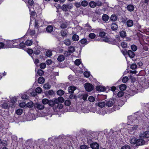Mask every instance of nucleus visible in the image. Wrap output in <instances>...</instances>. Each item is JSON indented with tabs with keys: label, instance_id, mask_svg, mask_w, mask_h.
Returning a JSON list of instances; mask_svg holds the SVG:
<instances>
[{
	"label": "nucleus",
	"instance_id": "nucleus-1",
	"mask_svg": "<svg viewBox=\"0 0 149 149\" xmlns=\"http://www.w3.org/2000/svg\"><path fill=\"white\" fill-rule=\"evenodd\" d=\"M103 41L109 43L113 45H119V42L120 41V37L118 35H116L115 38L106 37L103 40Z\"/></svg>",
	"mask_w": 149,
	"mask_h": 149
},
{
	"label": "nucleus",
	"instance_id": "nucleus-2",
	"mask_svg": "<svg viewBox=\"0 0 149 149\" xmlns=\"http://www.w3.org/2000/svg\"><path fill=\"white\" fill-rule=\"evenodd\" d=\"M140 80L141 81H139V84L141 87L143 89L147 88L149 84L146 79L144 77L141 78Z\"/></svg>",
	"mask_w": 149,
	"mask_h": 149
},
{
	"label": "nucleus",
	"instance_id": "nucleus-3",
	"mask_svg": "<svg viewBox=\"0 0 149 149\" xmlns=\"http://www.w3.org/2000/svg\"><path fill=\"white\" fill-rule=\"evenodd\" d=\"M34 107L35 109L38 110H43L45 108V106L43 104L39 102L35 103Z\"/></svg>",
	"mask_w": 149,
	"mask_h": 149
},
{
	"label": "nucleus",
	"instance_id": "nucleus-4",
	"mask_svg": "<svg viewBox=\"0 0 149 149\" xmlns=\"http://www.w3.org/2000/svg\"><path fill=\"white\" fill-rule=\"evenodd\" d=\"M95 32L98 34L99 36L103 38L106 36V33L105 32L104 30L102 29H96Z\"/></svg>",
	"mask_w": 149,
	"mask_h": 149
},
{
	"label": "nucleus",
	"instance_id": "nucleus-5",
	"mask_svg": "<svg viewBox=\"0 0 149 149\" xmlns=\"http://www.w3.org/2000/svg\"><path fill=\"white\" fill-rule=\"evenodd\" d=\"M75 51V47L72 46H70L68 47V51H66V56L71 55Z\"/></svg>",
	"mask_w": 149,
	"mask_h": 149
},
{
	"label": "nucleus",
	"instance_id": "nucleus-6",
	"mask_svg": "<svg viewBox=\"0 0 149 149\" xmlns=\"http://www.w3.org/2000/svg\"><path fill=\"white\" fill-rule=\"evenodd\" d=\"M84 87L86 91L88 92L91 91L94 88L93 86L89 83H86L85 84Z\"/></svg>",
	"mask_w": 149,
	"mask_h": 149
},
{
	"label": "nucleus",
	"instance_id": "nucleus-7",
	"mask_svg": "<svg viewBox=\"0 0 149 149\" xmlns=\"http://www.w3.org/2000/svg\"><path fill=\"white\" fill-rule=\"evenodd\" d=\"M60 28L62 29V30H61V36L63 37H64L65 36V22H60Z\"/></svg>",
	"mask_w": 149,
	"mask_h": 149
},
{
	"label": "nucleus",
	"instance_id": "nucleus-8",
	"mask_svg": "<svg viewBox=\"0 0 149 149\" xmlns=\"http://www.w3.org/2000/svg\"><path fill=\"white\" fill-rule=\"evenodd\" d=\"M141 136H140V139H137L136 140V146H141L145 144V141L143 139Z\"/></svg>",
	"mask_w": 149,
	"mask_h": 149
},
{
	"label": "nucleus",
	"instance_id": "nucleus-9",
	"mask_svg": "<svg viewBox=\"0 0 149 149\" xmlns=\"http://www.w3.org/2000/svg\"><path fill=\"white\" fill-rule=\"evenodd\" d=\"M90 146L93 149H98L99 147V144L96 142L92 143Z\"/></svg>",
	"mask_w": 149,
	"mask_h": 149
},
{
	"label": "nucleus",
	"instance_id": "nucleus-10",
	"mask_svg": "<svg viewBox=\"0 0 149 149\" xmlns=\"http://www.w3.org/2000/svg\"><path fill=\"white\" fill-rule=\"evenodd\" d=\"M126 93L127 95H130V96H133L135 94V91L134 90H132L131 89H129L127 90Z\"/></svg>",
	"mask_w": 149,
	"mask_h": 149
},
{
	"label": "nucleus",
	"instance_id": "nucleus-11",
	"mask_svg": "<svg viewBox=\"0 0 149 149\" xmlns=\"http://www.w3.org/2000/svg\"><path fill=\"white\" fill-rule=\"evenodd\" d=\"M96 90L99 91H106L105 87L103 86H96Z\"/></svg>",
	"mask_w": 149,
	"mask_h": 149
},
{
	"label": "nucleus",
	"instance_id": "nucleus-12",
	"mask_svg": "<svg viewBox=\"0 0 149 149\" xmlns=\"http://www.w3.org/2000/svg\"><path fill=\"white\" fill-rule=\"evenodd\" d=\"M111 28L113 31H116L118 28V24L116 23H112L111 25Z\"/></svg>",
	"mask_w": 149,
	"mask_h": 149
},
{
	"label": "nucleus",
	"instance_id": "nucleus-13",
	"mask_svg": "<svg viewBox=\"0 0 149 149\" xmlns=\"http://www.w3.org/2000/svg\"><path fill=\"white\" fill-rule=\"evenodd\" d=\"M63 107V105L61 104H57L56 107H54L53 109L54 111H58L59 109H62Z\"/></svg>",
	"mask_w": 149,
	"mask_h": 149
},
{
	"label": "nucleus",
	"instance_id": "nucleus-14",
	"mask_svg": "<svg viewBox=\"0 0 149 149\" xmlns=\"http://www.w3.org/2000/svg\"><path fill=\"white\" fill-rule=\"evenodd\" d=\"M114 100L112 99H110L106 102V104L108 107H111L114 104Z\"/></svg>",
	"mask_w": 149,
	"mask_h": 149
},
{
	"label": "nucleus",
	"instance_id": "nucleus-15",
	"mask_svg": "<svg viewBox=\"0 0 149 149\" xmlns=\"http://www.w3.org/2000/svg\"><path fill=\"white\" fill-rule=\"evenodd\" d=\"M10 45L8 43L5 44L2 42H0V48H7L9 47Z\"/></svg>",
	"mask_w": 149,
	"mask_h": 149
},
{
	"label": "nucleus",
	"instance_id": "nucleus-16",
	"mask_svg": "<svg viewBox=\"0 0 149 149\" xmlns=\"http://www.w3.org/2000/svg\"><path fill=\"white\" fill-rule=\"evenodd\" d=\"M76 89V88L75 87L73 86H71L68 88V91L69 93H73L74 91Z\"/></svg>",
	"mask_w": 149,
	"mask_h": 149
},
{
	"label": "nucleus",
	"instance_id": "nucleus-17",
	"mask_svg": "<svg viewBox=\"0 0 149 149\" xmlns=\"http://www.w3.org/2000/svg\"><path fill=\"white\" fill-rule=\"evenodd\" d=\"M127 55L131 58H133L135 56L134 53L131 50L128 51Z\"/></svg>",
	"mask_w": 149,
	"mask_h": 149
},
{
	"label": "nucleus",
	"instance_id": "nucleus-18",
	"mask_svg": "<svg viewBox=\"0 0 149 149\" xmlns=\"http://www.w3.org/2000/svg\"><path fill=\"white\" fill-rule=\"evenodd\" d=\"M119 35L121 37L124 38L126 37L127 36L126 33L125 31L123 30H122L119 32Z\"/></svg>",
	"mask_w": 149,
	"mask_h": 149
},
{
	"label": "nucleus",
	"instance_id": "nucleus-19",
	"mask_svg": "<svg viewBox=\"0 0 149 149\" xmlns=\"http://www.w3.org/2000/svg\"><path fill=\"white\" fill-rule=\"evenodd\" d=\"M127 9L130 12L133 11L134 9V6L132 4L128 5L127 7Z\"/></svg>",
	"mask_w": 149,
	"mask_h": 149
},
{
	"label": "nucleus",
	"instance_id": "nucleus-20",
	"mask_svg": "<svg viewBox=\"0 0 149 149\" xmlns=\"http://www.w3.org/2000/svg\"><path fill=\"white\" fill-rule=\"evenodd\" d=\"M72 38L73 41H77L79 40V37L78 35L76 34H74L73 35Z\"/></svg>",
	"mask_w": 149,
	"mask_h": 149
},
{
	"label": "nucleus",
	"instance_id": "nucleus-21",
	"mask_svg": "<svg viewBox=\"0 0 149 149\" xmlns=\"http://www.w3.org/2000/svg\"><path fill=\"white\" fill-rule=\"evenodd\" d=\"M126 24L128 27H131L133 25L134 23L132 20L129 19L127 21Z\"/></svg>",
	"mask_w": 149,
	"mask_h": 149
},
{
	"label": "nucleus",
	"instance_id": "nucleus-22",
	"mask_svg": "<svg viewBox=\"0 0 149 149\" xmlns=\"http://www.w3.org/2000/svg\"><path fill=\"white\" fill-rule=\"evenodd\" d=\"M141 136L143 139L149 138V131H147L144 132L143 135Z\"/></svg>",
	"mask_w": 149,
	"mask_h": 149
},
{
	"label": "nucleus",
	"instance_id": "nucleus-23",
	"mask_svg": "<svg viewBox=\"0 0 149 149\" xmlns=\"http://www.w3.org/2000/svg\"><path fill=\"white\" fill-rule=\"evenodd\" d=\"M79 42L81 44L86 45L88 43V42L87 41L86 38H83L79 41Z\"/></svg>",
	"mask_w": 149,
	"mask_h": 149
},
{
	"label": "nucleus",
	"instance_id": "nucleus-24",
	"mask_svg": "<svg viewBox=\"0 0 149 149\" xmlns=\"http://www.w3.org/2000/svg\"><path fill=\"white\" fill-rule=\"evenodd\" d=\"M40 52V48L38 47L36 48L34 50L33 56H34L35 55H38L39 54Z\"/></svg>",
	"mask_w": 149,
	"mask_h": 149
},
{
	"label": "nucleus",
	"instance_id": "nucleus-25",
	"mask_svg": "<svg viewBox=\"0 0 149 149\" xmlns=\"http://www.w3.org/2000/svg\"><path fill=\"white\" fill-rule=\"evenodd\" d=\"M118 19L117 16L115 15H113L110 17V19L113 22L116 21Z\"/></svg>",
	"mask_w": 149,
	"mask_h": 149
},
{
	"label": "nucleus",
	"instance_id": "nucleus-26",
	"mask_svg": "<svg viewBox=\"0 0 149 149\" xmlns=\"http://www.w3.org/2000/svg\"><path fill=\"white\" fill-rule=\"evenodd\" d=\"M45 81V78L42 77H40L38 79V82L40 84L43 83Z\"/></svg>",
	"mask_w": 149,
	"mask_h": 149
},
{
	"label": "nucleus",
	"instance_id": "nucleus-27",
	"mask_svg": "<svg viewBox=\"0 0 149 149\" xmlns=\"http://www.w3.org/2000/svg\"><path fill=\"white\" fill-rule=\"evenodd\" d=\"M102 19L105 22L107 21L109 19L108 16L106 14H103L102 17Z\"/></svg>",
	"mask_w": 149,
	"mask_h": 149
},
{
	"label": "nucleus",
	"instance_id": "nucleus-28",
	"mask_svg": "<svg viewBox=\"0 0 149 149\" xmlns=\"http://www.w3.org/2000/svg\"><path fill=\"white\" fill-rule=\"evenodd\" d=\"M47 31L49 33L51 32L53 30V28L52 26L49 25L46 28Z\"/></svg>",
	"mask_w": 149,
	"mask_h": 149
},
{
	"label": "nucleus",
	"instance_id": "nucleus-29",
	"mask_svg": "<svg viewBox=\"0 0 149 149\" xmlns=\"http://www.w3.org/2000/svg\"><path fill=\"white\" fill-rule=\"evenodd\" d=\"M127 88V86L125 84H121L119 86V88L120 91H123L125 90Z\"/></svg>",
	"mask_w": 149,
	"mask_h": 149
},
{
	"label": "nucleus",
	"instance_id": "nucleus-30",
	"mask_svg": "<svg viewBox=\"0 0 149 149\" xmlns=\"http://www.w3.org/2000/svg\"><path fill=\"white\" fill-rule=\"evenodd\" d=\"M64 56L63 55H60L57 58V60L58 61L60 62L64 61Z\"/></svg>",
	"mask_w": 149,
	"mask_h": 149
},
{
	"label": "nucleus",
	"instance_id": "nucleus-31",
	"mask_svg": "<svg viewBox=\"0 0 149 149\" xmlns=\"http://www.w3.org/2000/svg\"><path fill=\"white\" fill-rule=\"evenodd\" d=\"M136 140L137 139L136 138H132L130 140V143L132 144H135L136 146Z\"/></svg>",
	"mask_w": 149,
	"mask_h": 149
},
{
	"label": "nucleus",
	"instance_id": "nucleus-32",
	"mask_svg": "<svg viewBox=\"0 0 149 149\" xmlns=\"http://www.w3.org/2000/svg\"><path fill=\"white\" fill-rule=\"evenodd\" d=\"M1 107L4 109H7L8 107V106L7 103H5L1 104L0 105Z\"/></svg>",
	"mask_w": 149,
	"mask_h": 149
},
{
	"label": "nucleus",
	"instance_id": "nucleus-33",
	"mask_svg": "<svg viewBox=\"0 0 149 149\" xmlns=\"http://www.w3.org/2000/svg\"><path fill=\"white\" fill-rule=\"evenodd\" d=\"M49 100L47 99H43L42 100V103L44 105L48 104Z\"/></svg>",
	"mask_w": 149,
	"mask_h": 149
},
{
	"label": "nucleus",
	"instance_id": "nucleus-34",
	"mask_svg": "<svg viewBox=\"0 0 149 149\" xmlns=\"http://www.w3.org/2000/svg\"><path fill=\"white\" fill-rule=\"evenodd\" d=\"M90 6L92 8H94L96 6V3L94 1H91L89 3Z\"/></svg>",
	"mask_w": 149,
	"mask_h": 149
},
{
	"label": "nucleus",
	"instance_id": "nucleus-35",
	"mask_svg": "<svg viewBox=\"0 0 149 149\" xmlns=\"http://www.w3.org/2000/svg\"><path fill=\"white\" fill-rule=\"evenodd\" d=\"M25 44L24 43L22 42L19 45H17V47L18 48H23L25 47Z\"/></svg>",
	"mask_w": 149,
	"mask_h": 149
},
{
	"label": "nucleus",
	"instance_id": "nucleus-36",
	"mask_svg": "<svg viewBox=\"0 0 149 149\" xmlns=\"http://www.w3.org/2000/svg\"><path fill=\"white\" fill-rule=\"evenodd\" d=\"M44 73V71L41 69H39L37 71V74L39 76H42Z\"/></svg>",
	"mask_w": 149,
	"mask_h": 149
},
{
	"label": "nucleus",
	"instance_id": "nucleus-37",
	"mask_svg": "<svg viewBox=\"0 0 149 149\" xmlns=\"http://www.w3.org/2000/svg\"><path fill=\"white\" fill-rule=\"evenodd\" d=\"M16 113L18 115H21L23 112V110L21 109H19L16 111Z\"/></svg>",
	"mask_w": 149,
	"mask_h": 149
},
{
	"label": "nucleus",
	"instance_id": "nucleus-38",
	"mask_svg": "<svg viewBox=\"0 0 149 149\" xmlns=\"http://www.w3.org/2000/svg\"><path fill=\"white\" fill-rule=\"evenodd\" d=\"M52 54V52L50 50H48L46 52V55L48 57H50Z\"/></svg>",
	"mask_w": 149,
	"mask_h": 149
},
{
	"label": "nucleus",
	"instance_id": "nucleus-39",
	"mask_svg": "<svg viewBox=\"0 0 149 149\" xmlns=\"http://www.w3.org/2000/svg\"><path fill=\"white\" fill-rule=\"evenodd\" d=\"M43 87L45 89H48L50 88L51 85L49 83H46L44 85Z\"/></svg>",
	"mask_w": 149,
	"mask_h": 149
},
{
	"label": "nucleus",
	"instance_id": "nucleus-40",
	"mask_svg": "<svg viewBox=\"0 0 149 149\" xmlns=\"http://www.w3.org/2000/svg\"><path fill=\"white\" fill-rule=\"evenodd\" d=\"M64 92L62 90H59L57 92V94L59 95H61L63 94Z\"/></svg>",
	"mask_w": 149,
	"mask_h": 149
},
{
	"label": "nucleus",
	"instance_id": "nucleus-41",
	"mask_svg": "<svg viewBox=\"0 0 149 149\" xmlns=\"http://www.w3.org/2000/svg\"><path fill=\"white\" fill-rule=\"evenodd\" d=\"M46 67V64L44 63H42L40 65V67L41 69H44Z\"/></svg>",
	"mask_w": 149,
	"mask_h": 149
},
{
	"label": "nucleus",
	"instance_id": "nucleus-42",
	"mask_svg": "<svg viewBox=\"0 0 149 149\" xmlns=\"http://www.w3.org/2000/svg\"><path fill=\"white\" fill-rule=\"evenodd\" d=\"M96 36L95 34L94 33H91L89 35V37L90 38L93 39Z\"/></svg>",
	"mask_w": 149,
	"mask_h": 149
},
{
	"label": "nucleus",
	"instance_id": "nucleus-43",
	"mask_svg": "<svg viewBox=\"0 0 149 149\" xmlns=\"http://www.w3.org/2000/svg\"><path fill=\"white\" fill-rule=\"evenodd\" d=\"M32 43V41L30 40H27L25 42V44L27 46H30Z\"/></svg>",
	"mask_w": 149,
	"mask_h": 149
},
{
	"label": "nucleus",
	"instance_id": "nucleus-44",
	"mask_svg": "<svg viewBox=\"0 0 149 149\" xmlns=\"http://www.w3.org/2000/svg\"><path fill=\"white\" fill-rule=\"evenodd\" d=\"M42 91V89L40 87L37 88L35 90L36 93H41Z\"/></svg>",
	"mask_w": 149,
	"mask_h": 149
},
{
	"label": "nucleus",
	"instance_id": "nucleus-45",
	"mask_svg": "<svg viewBox=\"0 0 149 149\" xmlns=\"http://www.w3.org/2000/svg\"><path fill=\"white\" fill-rule=\"evenodd\" d=\"M88 100L91 102H93L95 100V98L92 96H90L88 98Z\"/></svg>",
	"mask_w": 149,
	"mask_h": 149
},
{
	"label": "nucleus",
	"instance_id": "nucleus-46",
	"mask_svg": "<svg viewBox=\"0 0 149 149\" xmlns=\"http://www.w3.org/2000/svg\"><path fill=\"white\" fill-rule=\"evenodd\" d=\"M88 3L86 1H83L81 2V5L83 6H86L88 5Z\"/></svg>",
	"mask_w": 149,
	"mask_h": 149
},
{
	"label": "nucleus",
	"instance_id": "nucleus-47",
	"mask_svg": "<svg viewBox=\"0 0 149 149\" xmlns=\"http://www.w3.org/2000/svg\"><path fill=\"white\" fill-rule=\"evenodd\" d=\"M69 99H71L72 100L73 99H77V96L76 95L73 94H71L69 96Z\"/></svg>",
	"mask_w": 149,
	"mask_h": 149
},
{
	"label": "nucleus",
	"instance_id": "nucleus-48",
	"mask_svg": "<svg viewBox=\"0 0 149 149\" xmlns=\"http://www.w3.org/2000/svg\"><path fill=\"white\" fill-rule=\"evenodd\" d=\"M21 98L23 100H27L29 98V96L26 94H24L22 96Z\"/></svg>",
	"mask_w": 149,
	"mask_h": 149
},
{
	"label": "nucleus",
	"instance_id": "nucleus-49",
	"mask_svg": "<svg viewBox=\"0 0 149 149\" xmlns=\"http://www.w3.org/2000/svg\"><path fill=\"white\" fill-rule=\"evenodd\" d=\"M74 64L77 65L78 66L81 64V61L79 59H77L74 61Z\"/></svg>",
	"mask_w": 149,
	"mask_h": 149
},
{
	"label": "nucleus",
	"instance_id": "nucleus-50",
	"mask_svg": "<svg viewBox=\"0 0 149 149\" xmlns=\"http://www.w3.org/2000/svg\"><path fill=\"white\" fill-rule=\"evenodd\" d=\"M89 148L87 146L84 145L80 146L79 149H89Z\"/></svg>",
	"mask_w": 149,
	"mask_h": 149
},
{
	"label": "nucleus",
	"instance_id": "nucleus-51",
	"mask_svg": "<svg viewBox=\"0 0 149 149\" xmlns=\"http://www.w3.org/2000/svg\"><path fill=\"white\" fill-rule=\"evenodd\" d=\"M137 67V65L135 63L132 64L130 66V68L132 70H134Z\"/></svg>",
	"mask_w": 149,
	"mask_h": 149
},
{
	"label": "nucleus",
	"instance_id": "nucleus-52",
	"mask_svg": "<svg viewBox=\"0 0 149 149\" xmlns=\"http://www.w3.org/2000/svg\"><path fill=\"white\" fill-rule=\"evenodd\" d=\"M34 105L33 103L32 102H29L28 103L26 104L27 106L28 107H32Z\"/></svg>",
	"mask_w": 149,
	"mask_h": 149
},
{
	"label": "nucleus",
	"instance_id": "nucleus-53",
	"mask_svg": "<svg viewBox=\"0 0 149 149\" xmlns=\"http://www.w3.org/2000/svg\"><path fill=\"white\" fill-rule=\"evenodd\" d=\"M49 102L48 104L50 106L53 107L55 105L54 101L53 100H49Z\"/></svg>",
	"mask_w": 149,
	"mask_h": 149
},
{
	"label": "nucleus",
	"instance_id": "nucleus-54",
	"mask_svg": "<svg viewBox=\"0 0 149 149\" xmlns=\"http://www.w3.org/2000/svg\"><path fill=\"white\" fill-rule=\"evenodd\" d=\"M120 149H131V148L129 145H125L123 146Z\"/></svg>",
	"mask_w": 149,
	"mask_h": 149
},
{
	"label": "nucleus",
	"instance_id": "nucleus-55",
	"mask_svg": "<svg viewBox=\"0 0 149 149\" xmlns=\"http://www.w3.org/2000/svg\"><path fill=\"white\" fill-rule=\"evenodd\" d=\"M121 47L123 48H125L127 47V45L125 42H122L121 44Z\"/></svg>",
	"mask_w": 149,
	"mask_h": 149
},
{
	"label": "nucleus",
	"instance_id": "nucleus-56",
	"mask_svg": "<svg viewBox=\"0 0 149 149\" xmlns=\"http://www.w3.org/2000/svg\"><path fill=\"white\" fill-rule=\"evenodd\" d=\"M84 76L86 77H89L90 75V73L87 71H85L84 72Z\"/></svg>",
	"mask_w": 149,
	"mask_h": 149
},
{
	"label": "nucleus",
	"instance_id": "nucleus-57",
	"mask_svg": "<svg viewBox=\"0 0 149 149\" xmlns=\"http://www.w3.org/2000/svg\"><path fill=\"white\" fill-rule=\"evenodd\" d=\"M124 93L122 91H120L117 93V96L119 97H121L124 95Z\"/></svg>",
	"mask_w": 149,
	"mask_h": 149
},
{
	"label": "nucleus",
	"instance_id": "nucleus-58",
	"mask_svg": "<svg viewBox=\"0 0 149 149\" xmlns=\"http://www.w3.org/2000/svg\"><path fill=\"white\" fill-rule=\"evenodd\" d=\"M131 48L133 51H136L137 49V47L135 45H132L131 46Z\"/></svg>",
	"mask_w": 149,
	"mask_h": 149
},
{
	"label": "nucleus",
	"instance_id": "nucleus-59",
	"mask_svg": "<svg viewBox=\"0 0 149 149\" xmlns=\"http://www.w3.org/2000/svg\"><path fill=\"white\" fill-rule=\"evenodd\" d=\"M128 80V78L127 77H124L122 80V81L124 83L127 82Z\"/></svg>",
	"mask_w": 149,
	"mask_h": 149
},
{
	"label": "nucleus",
	"instance_id": "nucleus-60",
	"mask_svg": "<svg viewBox=\"0 0 149 149\" xmlns=\"http://www.w3.org/2000/svg\"><path fill=\"white\" fill-rule=\"evenodd\" d=\"M6 142L4 141H2L0 139V145L2 144L3 146H5L7 145Z\"/></svg>",
	"mask_w": 149,
	"mask_h": 149
},
{
	"label": "nucleus",
	"instance_id": "nucleus-61",
	"mask_svg": "<svg viewBox=\"0 0 149 149\" xmlns=\"http://www.w3.org/2000/svg\"><path fill=\"white\" fill-rule=\"evenodd\" d=\"M71 44V41L70 40L68 39L66 40V45L69 46Z\"/></svg>",
	"mask_w": 149,
	"mask_h": 149
},
{
	"label": "nucleus",
	"instance_id": "nucleus-62",
	"mask_svg": "<svg viewBox=\"0 0 149 149\" xmlns=\"http://www.w3.org/2000/svg\"><path fill=\"white\" fill-rule=\"evenodd\" d=\"M11 103H16L17 101V99L15 97H13L10 100Z\"/></svg>",
	"mask_w": 149,
	"mask_h": 149
},
{
	"label": "nucleus",
	"instance_id": "nucleus-63",
	"mask_svg": "<svg viewBox=\"0 0 149 149\" xmlns=\"http://www.w3.org/2000/svg\"><path fill=\"white\" fill-rule=\"evenodd\" d=\"M52 61L51 59H48L46 61V64L48 65H51L52 63Z\"/></svg>",
	"mask_w": 149,
	"mask_h": 149
},
{
	"label": "nucleus",
	"instance_id": "nucleus-64",
	"mask_svg": "<svg viewBox=\"0 0 149 149\" xmlns=\"http://www.w3.org/2000/svg\"><path fill=\"white\" fill-rule=\"evenodd\" d=\"M34 61V63L36 65L39 63V61L38 59H35L34 56H31Z\"/></svg>",
	"mask_w": 149,
	"mask_h": 149
}]
</instances>
